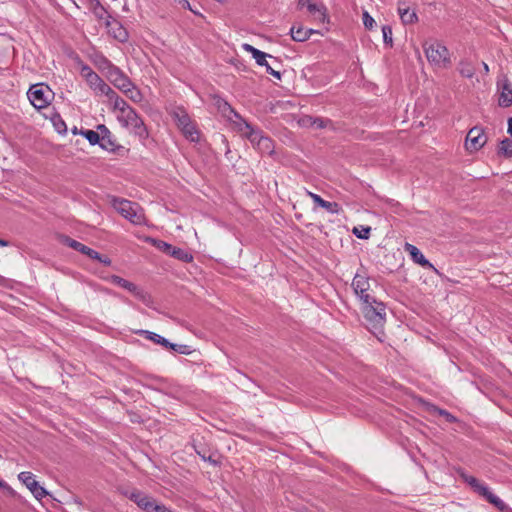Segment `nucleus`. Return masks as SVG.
Returning <instances> with one entry per match:
<instances>
[{
	"mask_svg": "<svg viewBox=\"0 0 512 512\" xmlns=\"http://www.w3.org/2000/svg\"><path fill=\"white\" fill-rule=\"evenodd\" d=\"M427 60L436 68H448L451 65L450 53L442 43L433 41L424 44Z\"/></svg>",
	"mask_w": 512,
	"mask_h": 512,
	"instance_id": "f257e3e1",
	"label": "nucleus"
},
{
	"mask_svg": "<svg viewBox=\"0 0 512 512\" xmlns=\"http://www.w3.org/2000/svg\"><path fill=\"white\" fill-rule=\"evenodd\" d=\"M238 132L245 138H247L253 147L257 149L258 139L263 136V132L260 129H255L250 123L241 119V122H235Z\"/></svg>",
	"mask_w": 512,
	"mask_h": 512,
	"instance_id": "ddd939ff",
	"label": "nucleus"
},
{
	"mask_svg": "<svg viewBox=\"0 0 512 512\" xmlns=\"http://www.w3.org/2000/svg\"><path fill=\"white\" fill-rule=\"evenodd\" d=\"M93 14L95 15L96 18H98L99 20H105L107 19V10L105 9V7L102 6V4L100 3V0H96V7H93V10H92Z\"/></svg>",
	"mask_w": 512,
	"mask_h": 512,
	"instance_id": "f704fd0d",
	"label": "nucleus"
},
{
	"mask_svg": "<svg viewBox=\"0 0 512 512\" xmlns=\"http://www.w3.org/2000/svg\"><path fill=\"white\" fill-rule=\"evenodd\" d=\"M107 66V78L108 80L119 90L126 91L128 86H131V80L123 71L112 63L106 61Z\"/></svg>",
	"mask_w": 512,
	"mask_h": 512,
	"instance_id": "6e6552de",
	"label": "nucleus"
},
{
	"mask_svg": "<svg viewBox=\"0 0 512 512\" xmlns=\"http://www.w3.org/2000/svg\"><path fill=\"white\" fill-rule=\"evenodd\" d=\"M176 120L178 127L187 139L192 142L199 140V132L186 113L176 114Z\"/></svg>",
	"mask_w": 512,
	"mask_h": 512,
	"instance_id": "9d476101",
	"label": "nucleus"
},
{
	"mask_svg": "<svg viewBox=\"0 0 512 512\" xmlns=\"http://www.w3.org/2000/svg\"><path fill=\"white\" fill-rule=\"evenodd\" d=\"M243 49L249 53L252 54L253 58L255 59L256 63L259 65V66H264L266 68V72L272 76H274L275 78L277 79H280L281 78V74L279 71H276L274 70L267 62L266 58L267 57H272L271 55H268L258 49H256L255 47H253L252 45L250 44H243Z\"/></svg>",
	"mask_w": 512,
	"mask_h": 512,
	"instance_id": "f8f14e48",
	"label": "nucleus"
},
{
	"mask_svg": "<svg viewBox=\"0 0 512 512\" xmlns=\"http://www.w3.org/2000/svg\"><path fill=\"white\" fill-rule=\"evenodd\" d=\"M18 479L30 490L37 500H41L48 495L47 490L36 481L35 476L31 472L24 471L19 473Z\"/></svg>",
	"mask_w": 512,
	"mask_h": 512,
	"instance_id": "1a4fd4ad",
	"label": "nucleus"
},
{
	"mask_svg": "<svg viewBox=\"0 0 512 512\" xmlns=\"http://www.w3.org/2000/svg\"><path fill=\"white\" fill-rule=\"evenodd\" d=\"M123 494L144 512H154L159 504L152 496L137 489L125 491Z\"/></svg>",
	"mask_w": 512,
	"mask_h": 512,
	"instance_id": "423d86ee",
	"label": "nucleus"
},
{
	"mask_svg": "<svg viewBox=\"0 0 512 512\" xmlns=\"http://www.w3.org/2000/svg\"><path fill=\"white\" fill-rule=\"evenodd\" d=\"M307 9L317 19L324 21V19L326 17V14H325L326 8L323 5H318L315 3H308Z\"/></svg>",
	"mask_w": 512,
	"mask_h": 512,
	"instance_id": "c85d7f7f",
	"label": "nucleus"
},
{
	"mask_svg": "<svg viewBox=\"0 0 512 512\" xmlns=\"http://www.w3.org/2000/svg\"><path fill=\"white\" fill-rule=\"evenodd\" d=\"M195 451L203 460H206L208 454L204 447L195 446Z\"/></svg>",
	"mask_w": 512,
	"mask_h": 512,
	"instance_id": "a18cd8bd",
	"label": "nucleus"
},
{
	"mask_svg": "<svg viewBox=\"0 0 512 512\" xmlns=\"http://www.w3.org/2000/svg\"><path fill=\"white\" fill-rule=\"evenodd\" d=\"M94 260H97L100 263H103L105 266H109L111 264V260L107 256H103L99 253H98V258H94Z\"/></svg>",
	"mask_w": 512,
	"mask_h": 512,
	"instance_id": "c03bdc74",
	"label": "nucleus"
},
{
	"mask_svg": "<svg viewBox=\"0 0 512 512\" xmlns=\"http://www.w3.org/2000/svg\"><path fill=\"white\" fill-rule=\"evenodd\" d=\"M308 3H311L309 0H298V5L300 7H307Z\"/></svg>",
	"mask_w": 512,
	"mask_h": 512,
	"instance_id": "603ef678",
	"label": "nucleus"
},
{
	"mask_svg": "<svg viewBox=\"0 0 512 512\" xmlns=\"http://www.w3.org/2000/svg\"><path fill=\"white\" fill-rule=\"evenodd\" d=\"M154 512H173L171 509L166 507L164 504L159 503L158 506H156V509Z\"/></svg>",
	"mask_w": 512,
	"mask_h": 512,
	"instance_id": "09e8293b",
	"label": "nucleus"
},
{
	"mask_svg": "<svg viewBox=\"0 0 512 512\" xmlns=\"http://www.w3.org/2000/svg\"><path fill=\"white\" fill-rule=\"evenodd\" d=\"M219 109L223 112L224 115H227V112L234 114V116L239 120L238 122H241V116L235 112L227 102L224 101L222 104H219Z\"/></svg>",
	"mask_w": 512,
	"mask_h": 512,
	"instance_id": "a19ab883",
	"label": "nucleus"
},
{
	"mask_svg": "<svg viewBox=\"0 0 512 512\" xmlns=\"http://www.w3.org/2000/svg\"><path fill=\"white\" fill-rule=\"evenodd\" d=\"M398 13L404 25H411L418 22L416 12L414 10L411 11L409 7H406L405 1H400L398 3Z\"/></svg>",
	"mask_w": 512,
	"mask_h": 512,
	"instance_id": "412c9836",
	"label": "nucleus"
},
{
	"mask_svg": "<svg viewBox=\"0 0 512 512\" xmlns=\"http://www.w3.org/2000/svg\"><path fill=\"white\" fill-rule=\"evenodd\" d=\"M257 150L262 154L271 155L274 152V143L268 136L263 135L258 139Z\"/></svg>",
	"mask_w": 512,
	"mask_h": 512,
	"instance_id": "393cba45",
	"label": "nucleus"
},
{
	"mask_svg": "<svg viewBox=\"0 0 512 512\" xmlns=\"http://www.w3.org/2000/svg\"><path fill=\"white\" fill-rule=\"evenodd\" d=\"M112 104L114 110H119L121 112V116L125 115L127 110L132 109V107L119 96L112 102Z\"/></svg>",
	"mask_w": 512,
	"mask_h": 512,
	"instance_id": "2f4dec72",
	"label": "nucleus"
},
{
	"mask_svg": "<svg viewBox=\"0 0 512 512\" xmlns=\"http://www.w3.org/2000/svg\"><path fill=\"white\" fill-rule=\"evenodd\" d=\"M119 120L123 121L124 126L132 127L135 133L140 137L145 138L148 136L146 126L135 109L127 110L125 115L119 116Z\"/></svg>",
	"mask_w": 512,
	"mask_h": 512,
	"instance_id": "0eeeda50",
	"label": "nucleus"
},
{
	"mask_svg": "<svg viewBox=\"0 0 512 512\" xmlns=\"http://www.w3.org/2000/svg\"><path fill=\"white\" fill-rule=\"evenodd\" d=\"M178 4L181 5L184 9H189L190 11H192L194 14H198L196 11H194L191 6H190V3L188 0H177Z\"/></svg>",
	"mask_w": 512,
	"mask_h": 512,
	"instance_id": "49530a36",
	"label": "nucleus"
},
{
	"mask_svg": "<svg viewBox=\"0 0 512 512\" xmlns=\"http://www.w3.org/2000/svg\"><path fill=\"white\" fill-rule=\"evenodd\" d=\"M483 67H484V70H485L486 72H488V71H489V67H488V65H487L486 63H483Z\"/></svg>",
	"mask_w": 512,
	"mask_h": 512,
	"instance_id": "4d7b16f0",
	"label": "nucleus"
},
{
	"mask_svg": "<svg viewBox=\"0 0 512 512\" xmlns=\"http://www.w3.org/2000/svg\"><path fill=\"white\" fill-rule=\"evenodd\" d=\"M146 242L153 245L159 251H161L177 260H180L185 263H190L193 261V255L190 252H188L182 248L172 246L171 244H169L163 240L148 237L146 239Z\"/></svg>",
	"mask_w": 512,
	"mask_h": 512,
	"instance_id": "39448f33",
	"label": "nucleus"
},
{
	"mask_svg": "<svg viewBox=\"0 0 512 512\" xmlns=\"http://www.w3.org/2000/svg\"><path fill=\"white\" fill-rule=\"evenodd\" d=\"M498 153L504 155L505 157H512V140L508 138L502 140Z\"/></svg>",
	"mask_w": 512,
	"mask_h": 512,
	"instance_id": "473e14b6",
	"label": "nucleus"
},
{
	"mask_svg": "<svg viewBox=\"0 0 512 512\" xmlns=\"http://www.w3.org/2000/svg\"><path fill=\"white\" fill-rule=\"evenodd\" d=\"M314 31L312 29H305L304 27H298V28H295L294 26L290 29V34H291V37L294 41H297V42H303V41H306L311 33H313Z\"/></svg>",
	"mask_w": 512,
	"mask_h": 512,
	"instance_id": "a878e982",
	"label": "nucleus"
},
{
	"mask_svg": "<svg viewBox=\"0 0 512 512\" xmlns=\"http://www.w3.org/2000/svg\"><path fill=\"white\" fill-rule=\"evenodd\" d=\"M308 196L313 200V202L320 207L326 209L331 214H338L340 212V206L336 202H329L321 198L318 194L307 191Z\"/></svg>",
	"mask_w": 512,
	"mask_h": 512,
	"instance_id": "5701e85b",
	"label": "nucleus"
},
{
	"mask_svg": "<svg viewBox=\"0 0 512 512\" xmlns=\"http://www.w3.org/2000/svg\"><path fill=\"white\" fill-rule=\"evenodd\" d=\"M205 461H208L210 462L212 465L214 466H218L220 465V461H218L217 459H215L213 457V454H208L207 457H206V460Z\"/></svg>",
	"mask_w": 512,
	"mask_h": 512,
	"instance_id": "8fccbe9b",
	"label": "nucleus"
},
{
	"mask_svg": "<svg viewBox=\"0 0 512 512\" xmlns=\"http://www.w3.org/2000/svg\"><path fill=\"white\" fill-rule=\"evenodd\" d=\"M487 137L481 127L475 126L471 128L466 137V149L469 151H477L484 146Z\"/></svg>",
	"mask_w": 512,
	"mask_h": 512,
	"instance_id": "9b49d317",
	"label": "nucleus"
},
{
	"mask_svg": "<svg viewBox=\"0 0 512 512\" xmlns=\"http://www.w3.org/2000/svg\"><path fill=\"white\" fill-rule=\"evenodd\" d=\"M111 204L124 218L128 219L133 224H141L144 220L142 209L137 203L131 202L126 199L113 197Z\"/></svg>",
	"mask_w": 512,
	"mask_h": 512,
	"instance_id": "f03ea898",
	"label": "nucleus"
},
{
	"mask_svg": "<svg viewBox=\"0 0 512 512\" xmlns=\"http://www.w3.org/2000/svg\"><path fill=\"white\" fill-rule=\"evenodd\" d=\"M73 133H74V134H76V133H77V128H76V127H74V129H73Z\"/></svg>",
	"mask_w": 512,
	"mask_h": 512,
	"instance_id": "052dcab7",
	"label": "nucleus"
},
{
	"mask_svg": "<svg viewBox=\"0 0 512 512\" xmlns=\"http://www.w3.org/2000/svg\"><path fill=\"white\" fill-rule=\"evenodd\" d=\"M105 25L109 32L113 33L115 39L119 40L120 42H125L128 39V33L126 29H124L121 24L110 15L107 16Z\"/></svg>",
	"mask_w": 512,
	"mask_h": 512,
	"instance_id": "6ab92c4d",
	"label": "nucleus"
},
{
	"mask_svg": "<svg viewBox=\"0 0 512 512\" xmlns=\"http://www.w3.org/2000/svg\"><path fill=\"white\" fill-rule=\"evenodd\" d=\"M466 481L473 489L480 484V481L473 476L468 477Z\"/></svg>",
	"mask_w": 512,
	"mask_h": 512,
	"instance_id": "de8ad7c7",
	"label": "nucleus"
},
{
	"mask_svg": "<svg viewBox=\"0 0 512 512\" xmlns=\"http://www.w3.org/2000/svg\"><path fill=\"white\" fill-rule=\"evenodd\" d=\"M507 132H508L509 134H512V117H510V118L508 119V129H507Z\"/></svg>",
	"mask_w": 512,
	"mask_h": 512,
	"instance_id": "864d4df0",
	"label": "nucleus"
},
{
	"mask_svg": "<svg viewBox=\"0 0 512 512\" xmlns=\"http://www.w3.org/2000/svg\"><path fill=\"white\" fill-rule=\"evenodd\" d=\"M498 91H500L499 96V106L501 107H509L512 105V84L506 76H503L497 82Z\"/></svg>",
	"mask_w": 512,
	"mask_h": 512,
	"instance_id": "4468645a",
	"label": "nucleus"
},
{
	"mask_svg": "<svg viewBox=\"0 0 512 512\" xmlns=\"http://www.w3.org/2000/svg\"><path fill=\"white\" fill-rule=\"evenodd\" d=\"M86 82L96 94H99L102 86L106 84L97 73L90 75V77L86 79Z\"/></svg>",
	"mask_w": 512,
	"mask_h": 512,
	"instance_id": "cd10ccee",
	"label": "nucleus"
},
{
	"mask_svg": "<svg viewBox=\"0 0 512 512\" xmlns=\"http://www.w3.org/2000/svg\"><path fill=\"white\" fill-rule=\"evenodd\" d=\"M302 122L306 126L315 127L317 129L327 128L332 126V121L327 118L306 116L302 119Z\"/></svg>",
	"mask_w": 512,
	"mask_h": 512,
	"instance_id": "b1692460",
	"label": "nucleus"
},
{
	"mask_svg": "<svg viewBox=\"0 0 512 512\" xmlns=\"http://www.w3.org/2000/svg\"><path fill=\"white\" fill-rule=\"evenodd\" d=\"M111 282L115 285H118L132 294H134L137 298L141 299L142 301H146V298L148 297V294L144 292L142 289H140L137 285L134 283L120 277L117 275L111 276Z\"/></svg>",
	"mask_w": 512,
	"mask_h": 512,
	"instance_id": "dca6fc26",
	"label": "nucleus"
},
{
	"mask_svg": "<svg viewBox=\"0 0 512 512\" xmlns=\"http://www.w3.org/2000/svg\"><path fill=\"white\" fill-rule=\"evenodd\" d=\"M91 10H93V7H96V1L95 0H89Z\"/></svg>",
	"mask_w": 512,
	"mask_h": 512,
	"instance_id": "6e6d98bb",
	"label": "nucleus"
},
{
	"mask_svg": "<svg viewBox=\"0 0 512 512\" xmlns=\"http://www.w3.org/2000/svg\"><path fill=\"white\" fill-rule=\"evenodd\" d=\"M58 127H64V131L66 130V125H65V123L63 121H61V124H59Z\"/></svg>",
	"mask_w": 512,
	"mask_h": 512,
	"instance_id": "bf43d9fd",
	"label": "nucleus"
},
{
	"mask_svg": "<svg viewBox=\"0 0 512 512\" xmlns=\"http://www.w3.org/2000/svg\"><path fill=\"white\" fill-rule=\"evenodd\" d=\"M94 73L95 72L88 65H83L81 68V75L85 80L88 79V77H90V75H93Z\"/></svg>",
	"mask_w": 512,
	"mask_h": 512,
	"instance_id": "79ce46f5",
	"label": "nucleus"
},
{
	"mask_svg": "<svg viewBox=\"0 0 512 512\" xmlns=\"http://www.w3.org/2000/svg\"><path fill=\"white\" fill-rule=\"evenodd\" d=\"M169 349H172L180 354L188 355L192 351L188 345H182V344H173L171 343L169 346Z\"/></svg>",
	"mask_w": 512,
	"mask_h": 512,
	"instance_id": "ea45409f",
	"label": "nucleus"
},
{
	"mask_svg": "<svg viewBox=\"0 0 512 512\" xmlns=\"http://www.w3.org/2000/svg\"><path fill=\"white\" fill-rule=\"evenodd\" d=\"M64 243L68 247H70V248H72V249H74V250H76V251H78V252H80V253H82L84 255H87L91 259L98 258V252L97 251L89 248L88 246H86V245L82 244L81 242L76 241V240H74V239H72L70 237H66Z\"/></svg>",
	"mask_w": 512,
	"mask_h": 512,
	"instance_id": "4be33fe9",
	"label": "nucleus"
},
{
	"mask_svg": "<svg viewBox=\"0 0 512 512\" xmlns=\"http://www.w3.org/2000/svg\"><path fill=\"white\" fill-rule=\"evenodd\" d=\"M58 127H64V131L66 130V125H65V123L63 121H61V124H59Z\"/></svg>",
	"mask_w": 512,
	"mask_h": 512,
	"instance_id": "13d9d810",
	"label": "nucleus"
},
{
	"mask_svg": "<svg viewBox=\"0 0 512 512\" xmlns=\"http://www.w3.org/2000/svg\"><path fill=\"white\" fill-rule=\"evenodd\" d=\"M81 135H83L91 145L99 144L100 139V131H94V130H82Z\"/></svg>",
	"mask_w": 512,
	"mask_h": 512,
	"instance_id": "7c9ffc66",
	"label": "nucleus"
},
{
	"mask_svg": "<svg viewBox=\"0 0 512 512\" xmlns=\"http://www.w3.org/2000/svg\"><path fill=\"white\" fill-rule=\"evenodd\" d=\"M97 130L100 131V147L107 151H115L117 148L116 140L111 131L103 124L97 126Z\"/></svg>",
	"mask_w": 512,
	"mask_h": 512,
	"instance_id": "a211bd4d",
	"label": "nucleus"
},
{
	"mask_svg": "<svg viewBox=\"0 0 512 512\" xmlns=\"http://www.w3.org/2000/svg\"><path fill=\"white\" fill-rule=\"evenodd\" d=\"M353 234L359 239H368L370 236L371 228L370 227H354Z\"/></svg>",
	"mask_w": 512,
	"mask_h": 512,
	"instance_id": "c9c22d12",
	"label": "nucleus"
},
{
	"mask_svg": "<svg viewBox=\"0 0 512 512\" xmlns=\"http://www.w3.org/2000/svg\"><path fill=\"white\" fill-rule=\"evenodd\" d=\"M404 250L411 256L412 260L425 268H433L434 266L424 257L422 252L414 245L406 243Z\"/></svg>",
	"mask_w": 512,
	"mask_h": 512,
	"instance_id": "aec40b11",
	"label": "nucleus"
},
{
	"mask_svg": "<svg viewBox=\"0 0 512 512\" xmlns=\"http://www.w3.org/2000/svg\"><path fill=\"white\" fill-rule=\"evenodd\" d=\"M459 73L466 78H472L475 74V68L467 61H461L459 63Z\"/></svg>",
	"mask_w": 512,
	"mask_h": 512,
	"instance_id": "c756f323",
	"label": "nucleus"
},
{
	"mask_svg": "<svg viewBox=\"0 0 512 512\" xmlns=\"http://www.w3.org/2000/svg\"><path fill=\"white\" fill-rule=\"evenodd\" d=\"M383 41L386 45L392 46V28L389 25L382 26Z\"/></svg>",
	"mask_w": 512,
	"mask_h": 512,
	"instance_id": "58836bf2",
	"label": "nucleus"
},
{
	"mask_svg": "<svg viewBox=\"0 0 512 512\" xmlns=\"http://www.w3.org/2000/svg\"><path fill=\"white\" fill-rule=\"evenodd\" d=\"M98 95L107 96L110 102H113L119 96L107 83L102 86Z\"/></svg>",
	"mask_w": 512,
	"mask_h": 512,
	"instance_id": "e433bc0d",
	"label": "nucleus"
},
{
	"mask_svg": "<svg viewBox=\"0 0 512 512\" xmlns=\"http://www.w3.org/2000/svg\"><path fill=\"white\" fill-rule=\"evenodd\" d=\"M474 491L479 495L484 497L490 504L494 505L499 511L506 512L509 510V507L496 495H494L487 486L480 482L474 488Z\"/></svg>",
	"mask_w": 512,
	"mask_h": 512,
	"instance_id": "2eb2a0df",
	"label": "nucleus"
},
{
	"mask_svg": "<svg viewBox=\"0 0 512 512\" xmlns=\"http://www.w3.org/2000/svg\"><path fill=\"white\" fill-rule=\"evenodd\" d=\"M140 334L145 335L147 339L153 341L154 343L169 349L171 343L166 338L160 336L159 334L146 330H141Z\"/></svg>",
	"mask_w": 512,
	"mask_h": 512,
	"instance_id": "bb28decb",
	"label": "nucleus"
},
{
	"mask_svg": "<svg viewBox=\"0 0 512 512\" xmlns=\"http://www.w3.org/2000/svg\"><path fill=\"white\" fill-rule=\"evenodd\" d=\"M0 488L8 490L10 493H13V489L3 480H0Z\"/></svg>",
	"mask_w": 512,
	"mask_h": 512,
	"instance_id": "3c124183",
	"label": "nucleus"
},
{
	"mask_svg": "<svg viewBox=\"0 0 512 512\" xmlns=\"http://www.w3.org/2000/svg\"><path fill=\"white\" fill-rule=\"evenodd\" d=\"M363 301L364 318L374 327L382 326L385 321L386 311L385 305L372 297Z\"/></svg>",
	"mask_w": 512,
	"mask_h": 512,
	"instance_id": "20e7f679",
	"label": "nucleus"
},
{
	"mask_svg": "<svg viewBox=\"0 0 512 512\" xmlns=\"http://www.w3.org/2000/svg\"><path fill=\"white\" fill-rule=\"evenodd\" d=\"M352 287L356 295L359 296L362 301H368L367 299H372L373 296L368 293L370 284L366 277L356 274L352 282Z\"/></svg>",
	"mask_w": 512,
	"mask_h": 512,
	"instance_id": "f3484780",
	"label": "nucleus"
},
{
	"mask_svg": "<svg viewBox=\"0 0 512 512\" xmlns=\"http://www.w3.org/2000/svg\"><path fill=\"white\" fill-rule=\"evenodd\" d=\"M362 20L364 27L368 30H372L376 26L374 18L367 11H363Z\"/></svg>",
	"mask_w": 512,
	"mask_h": 512,
	"instance_id": "4c0bfd02",
	"label": "nucleus"
},
{
	"mask_svg": "<svg viewBox=\"0 0 512 512\" xmlns=\"http://www.w3.org/2000/svg\"><path fill=\"white\" fill-rule=\"evenodd\" d=\"M439 414L446 418V420L450 423H453L456 421V417L453 416L451 413H449L446 410L439 409Z\"/></svg>",
	"mask_w": 512,
	"mask_h": 512,
	"instance_id": "37998d69",
	"label": "nucleus"
},
{
	"mask_svg": "<svg viewBox=\"0 0 512 512\" xmlns=\"http://www.w3.org/2000/svg\"><path fill=\"white\" fill-rule=\"evenodd\" d=\"M8 245H9L8 241L3 240V239L0 238V246L5 247V246H8Z\"/></svg>",
	"mask_w": 512,
	"mask_h": 512,
	"instance_id": "5fc2aeb1",
	"label": "nucleus"
},
{
	"mask_svg": "<svg viewBox=\"0 0 512 512\" xmlns=\"http://www.w3.org/2000/svg\"><path fill=\"white\" fill-rule=\"evenodd\" d=\"M128 98H130L133 102H140L142 100L141 92L136 89L131 82V86H128L126 91H122Z\"/></svg>",
	"mask_w": 512,
	"mask_h": 512,
	"instance_id": "72a5a7b5",
	"label": "nucleus"
},
{
	"mask_svg": "<svg viewBox=\"0 0 512 512\" xmlns=\"http://www.w3.org/2000/svg\"><path fill=\"white\" fill-rule=\"evenodd\" d=\"M30 103L38 110L46 108L54 97L48 85L38 83L32 85L27 92Z\"/></svg>",
	"mask_w": 512,
	"mask_h": 512,
	"instance_id": "7ed1b4c3",
	"label": "nucleus"
}]
</instances>
